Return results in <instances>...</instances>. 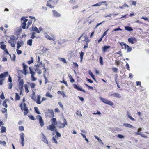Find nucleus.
<instances>
[{
    "instance_id": "nucleus-1",
    "label": "nucleus",
    "mask_w": 149,
    "mask_h": 149,
    "mask_svg": "<svg viewBox=\"0 0 149 149\" xmlns=\"http://www.w3.org/2000/svg\"><path fill=\"white\" fill-rule=\"evenodd\" d=\"M35 67H36L35 71L38 74H40L42 73V69L44 70L43 74H46L47 69L45 68V64H42V62H40V64L35 65Z\"/></svg>"
},
{
    "instance_id": "nucleus-2",
    "label": "nucleus",
    "mask_w": 149,
    "mask_h": 149,
    "mask_svg": "<svg viewBox=\"0 0 149 149\" xmlns=\"http://www.w3.org/2000/svg\"><path fill=\"white\" fill-rule=\"evenodd\" d=\"M37 99H36L35 97V93L34 91H33L31 97V98L34 101L38 104H40L41 102L44 101H45L46 100V98L43 97L42 98V100L41 101V96L40 95H37Z\"/></svg>"
},
{
    "instance_id": "nucleus-3",
    "label": "nucleus",
    "mask_w": 149,
    "mask_h": 149,
    "mask_svg": "<svg viewBox=\"0 0 149 149\" xmlns=\"http://www.w3.org/2000/svg\"><path fill=\"white\" fill-rule=\"evenodd\" d=\"M63 123H61L60 121H58V127L60 129L64 128L66 125H68L66 120L65 118H63Z\"/></svg>"
},
{
    "instance_id": "nucleus-4",
    "label": "nucleus",
    "mask_w": 149,
    "mask_h": 149,
    "mask_svg": "<svg viewBox=\"0 0 149 149\" xmlns=\"http://www.w3.org/2000/svg\"><path fill=\"white\" fill-rule=\"evenodd\" d=\"M20 107L22 111H24V115H26L29 112L28 107L27 105L25 103H24L23 106L24 107H23V105L22 103H21L20 105Z\"/></svg>"
},
{
    "instance_id": "nucleus-5",
    "label": "nucleus",
    "mask_w": 149,
    "mask_h": 149,
    "mask_svg": "<svg viewBox=\"0 0 149 149\" xmlns=\"http://www.w3.org/2000/svg\"><path fill=\"white\" fill-rule=\"evenodd\" d=\"M29 73L31 74V81H35L37 79V78L34 77V75L36 74V72L35 71H33L32 68L31 67H29Z\"/></svg>"
},
{
    "instance_id": "nucleus-6",
    "label": "nucleus",
    "mask_w": 149,
    "mask_h": 149,
    "mask_svg": "<svg viewBox=\"0 0 149 149\" xmlns=\"http://www.w3.org/2000/svg\"><path fill=\"white\" fill-rule=\"evenodd\" d=\"M57 2V1H55L53 0H49L47 1L46 5L51 8H54V6H52V5H54L56 4Z\"/></svg>"
},
{
    "instance_id": "nucleus-7",
    "label": "nucleus",
    "mask_w": 149,
    "mask_h": 149,
    "mask_svg": "<svg viewBox=\"0 0 149 149\" xmlns=\"http://www.w3.org/2000/svg\"><path fill=\"white\" fill-rule=\"evenodd\" d=\"M100 99L101 101L104 103L111 106L114 105V103L111 101H109L107 99L104 98L102 97H100Z\"/></svg>"
},
{
    "instance_id": "nucleus-8",
    "label": "nucleus",
    "mask_w": 149,
    "mask_h": 149,
    "mask_svg": "<svg viewBox=\"0 0 149 149\" xmlns=\"http://www.w3.org/2000/svg\"><path fill=\"white\" fill-rule=\"evenodd\" d=\"M36 118L38 120L39 123L41 127H43L45 123L42 116L40 115H38L36 116Z\"/></svg>"
},
{
    "instance_id": "nucleus-9",
    "label": "nucleus",
    "mask_w": 149,
    "mask_h": 149,
    "mask_svg": "<svg viewBox=\"0 0 149 149\" xmlns=\"http://www.w3.org/2000/svg\"><path fill=\"white\" fill-rule=\"evenodd\" d=\"M84 39L82 40L83 41H85L86 45L84 46V48L85 49L88 47V44L90 41V40L88 39V37L86 36L84 37Z\"/></svg>"
},
{
    "instance_id": "nucleus-10",
    "label": "nucleus",
    "mask_w": 149,
    "mask_h": 149,
    "mask_svg": "<svg viewBox=\"0 0 149 149\" xmlns=\"http://www.w3.org/2000/svg\"><path fill=\"white\" fill-rule=\"evenodd\" d=\"M22 65L23 66V69L22 71V73L25 75H26L28 72H27V68L28 66L25 65L24 63H22Z\"/></svg>"
},
{
    "instance_id": "nucleus-11",
    "label": "nucleus",
    "mask_w": 149,
    "mask_h": 149,
    "mask_svg": "<svg viewBox=\"0 0 149 149\" xmlns=\"http://www.w3.org/2000/svg\"><path fill=\"white\" fill-rule=\"evenodd\" d=\"M24 134L22 132L20 134V137L21 141L20 143L22 146H24Z\"/></svg>"
},
{
    "instance_id": "nucleus-12",
    "label": "nucleus",
    "mask_w": 149,
    "mask_h": 149,
    "mask_svg": "<svg viewBox=\"0 0 149 149\" xmlns=\"http://www.w3.org/2000/svg\"><path fill=\"white\" fill-rule=\"evenodd\" d=\"M128 41L130 43L133 44L136 42L137 40L136 38L134 37H131L128 38Z\"/></svg>"
},
{
    "instance_id": "nucleus-13",
    "label": "nucleus",
    "mask_w": 149,
    "mask_h": 149,
    "mask_svg": "<svg viewBox=\"0 0 149 149\" xmlns=\"http://www.w3.org/2000/svg\"><path fill=\"white\" fill-rule=\"evenodd\" d=\"M47 128L48 130L51 131H56V129L55 125L51 124L48 126H47Z\"/></svg>"
},
{
    "instance_id": "nucleus-14",
    "label": "nucleus",
    "mask_w": 149,
    "mask_h": 149,
    "mask_svg": "<svg viewBox=\"0 0 149 149\" xmlns=\"http://www.w3.org/2000/svg\"><path fill=\"white\" fill-rule=\"evenodd\" d=\"M24 81L23 79H20L19 82L18 87L19 89L22 90L23 89Z\"/></svg>"
},
{
    "instance_id": "nucleus-15",
    "label": "nucleus",
    "mask_w": 149,
    "mask_h": 149,
    "mask_svg": "<svg viewBox=\"0 0 149 149\" xmlns=\"http://www.w3.org/2000/svg\"><path fill=\"white\" fill-rule=\"evenodd\" d=\"M73 86L74 88L77 90L78 91H83V92H84V93L86 92L85 91L84 89H82V87H79L76 84H74L73 85Z\"/></svg>"
},
{
    "instance_id": "nucleus-16",
    "label": "nucleus",
    "mask_w": 149,
    "mask_h": 149,
    "mask_svg": "<svg viewBox=\"0 0 149 149\" xmlns=\"http://www.w3.org/2000/svg\"><path fill=\"white\" fill-rule=\"evenodd\" d=\"M8 76V72H4L0 74V78H4Z\"/></svg>"
},
{
    "instance_id": "nucleus-17",
    "label": "nucleus",
    "mask_w": 149,
    "mask_h": 149,
    "mask_svg": "<svg viewBox=\"0 0 149 149\" xmlns=\"http://www.w3.org/2000/svg\"><path fill=\"white\" fill-rule=\"evenodd\" d=\"M109 96L114 97L116 98H120L121 97V96L118 93L111 94Z\"/></svg>"
},
{
    "instance_id": "nucleus-18",
    "label": "nucleus",
    "mask_w": 149,
    "mask_h": 149,
    "mask_svg": "<svg viewBox=\"0 0 149 149\" xmlns=\"http://www.w3.org/2000/svg\"><path fill=\"white\" fill-rule=\"evenodd\" d=\"M52 12L54 15L55 17H60L61 16V14L54 10H53Z\"/></svg>"
},
{
    "instance_id": "nucleus-19",
    "label": "nucleus",
    "mask_w": 149,
    "mask_h": 149,
    "mask_svg": "<svg viewBox=\"0 0 149 149\" xmlns=\"http://www.w3.org/2000/svg\"><path fill=\"white\" fill-rule=\"evenodd\" d=\"M110 47V46H104L102 48V52L104 53H105L107 51L108 49Z\"/></svg>"
},
{
    "instance_id": "nucleus-20",
    "label": "nucleus",
    "mask_w": 149,
    "mask_h": 149,
    "mask_svg": "<svg viewBox=\"0 0 149 149\" xmlns=\"http://www.w3.org/2000/svg\"><path fill=\"white\" fill-rule=\"evenodd\" d=\"M47 111L48 113L50 114V117H53L54 116V111L53 110L48 109L47 110Z\"/></svg>"
},
{
    "instance_id": "nucleus-21",
    "label": "nucleus",
    "mask_w": 149,
    "mask_h": 149,
    "mask_svg": "<svg viewBox=\"0 0 149 149\" xmlns=\"http://www.w3.org/2000/svg\"><path fill=\"white\" fill-rule=\"evenodd\" d=\"M23 41H18L17 43V49H19L21 47V45H23Z\"/></svg>"
},
{
    "instance_id": "nucleus-22",
    "label": "nucleus",
    "mask_w": 149,
    "mask_h": 149,
    "mask_svg": "<svg viewBox=\"0 0 149 149\" xmlns=\"http://www.w3.org/2000/svg\"><path fill=\"white\" fill-rule=\"evenodd\" d=\"M10 39L8 40H11L13 41H16L18 38H16L15 36L14 35L10 36Z\"/></svg>"
},
{
    "instance_id": "nucleus-23",
    "label": "nucleus",
    "mask_w": 149,
    "mask_h": 149,
    "mask_svg": "<svg viewBox=\"0 0 149 149\" xmlns=\"http://www.w3.org/2000/svg\"><path fill=\"white\" fill-rule=\"evenodd\" d=\"M51 121L52 122V124L54 125H56L58 123L56 121V120L55 118H53L51 119Z\"/></svg>"
},
{
    "instance_id": "nucleus-24",
    "label": "nucleus",
    "mask_w": 149,
    "mask_h": 149,
    "mask_svg": "<svg viewBox=\"0 0 149 149\" xmlns=\"http://www.w3.org/2000/svg\"><path fill=\"white\" fill-rule=\"evenodd\" d=\"M103 3H105V5L106 7H107L108 6L107 4V2L106 1H103L101 2H99L98 3H97V5L98 6H101L102 4Z\"/></svg>"
},
{
    "instance_id": "nucleus-25",
    "label": "nucleus",
    "mask_w": 149,
    "mask_h": 149,
    "mask_svg": "<svg viewBox=\"0 0 149 149\" xmlns=\"http://www.w3.org/2000/svg\"><path fill=\"white\" fill-rule=\"evenodd\" d=\"M1 131L0 132L1 133H3L6 132V128L4 126H1Z\"/></svg>"
},
{
    "instance_id": "nucleus-26",
    "label": "nucleus",
    "mask_w": 149,
    "mask_h": 149,
    "mask_svg": "<svg viewBox=\"0 0 149 149\" xmlns=\"http://www.w3.org/2000/svg\"><path fill=\"white\" fill-rule=\"evenodd\" d=\"M8 42L13 47L15 46L16 41H13L11 40H8Z\"/></svg>"
},
{
    "instance_id": "nucleus-27",
    "label": "nucleus",
    "mask_w": 149,
    "mask_h": 149,
    "mask_svg": "<svg viewBox=\"0 0 149 149\" xmlns=\"http://www.w3.org/2000/svg\"><path fill=\"white\" fill-rule=\"evenodd\" d=\"M89 74L91 76L93 79L95 81H96V79L95 78V76L92 73V72L91 70H89L88 72Z\"/></svg>"
},
{
    "instance_id": "nucleus-28",
    "label": "nucleus",
    "mask_w": 149,
    "mask_h": 149,
    "mask_svg": "<svg viewBox=\"0 0 149 149\" xmlns=\"http://www.w3.org/2000/svg\"><path fill=\"white\" fill-rule=\"evenodd\" d=\"M22 31V29L21 28H19L16 30L15 33L17 35H19L20 33H21Z\"/></svg>"
},
{
    "instance_id": "nucleus-29",
    "label": "nucleus",
    "mask_w": 149,
    "mask_h": 149,
    "mask_svg": "<svg viewBox=\"0 0 149 149\" xmlns=\"http://www.w3.org/2000/svg\"><path fill=\"white\" fill-rule=\"evenodd\" d=\"M123 125L126 127L128 128H132L133 127V126L131 124L128 123H124Z\"/></svg>"
},
{
    "instance_id": "nucleus-30",
    "label": "nucleus",
    "mask_w": 149,
    "mask_h": 149,
    "mask_svg": "<svg viewBox=\"0 0 149 149\" xmlns=\"http://www.w3.org/2000/svg\"><path fill=\"white\" fill-rule=\"evenodd\" d=\"M68 76L70 79V81L72 83H73L75 82V80L72 77L71 75L70 74L68 75Z\"/></svg>"
},
{
    "instance_id": "nucleus-31",
    "label": "nucleus",
    "mask_w": 149,
    "mask_h": 149,
    "mask_svg": "<svg viewBox=\"0 0 149 149\" xmlns=\"http://www.w3.org/2000/svg\"><path fill=\"white\" fill-rule=\"evenodd\" d=\"M29 84L30 85L31 89L34 88L36 86L35 84L34 83H29Z\"/></svg>"
},
{
    "instance_id": "nucleus-32",
    "label": "nucleus",
    "mask_w": 149,
    "mask_h": 149,
    "mask_svg": "<svg viewBox=\"0 0 149 149\" xmlns=\"http://www.w3.org/2000/svg\"><path fill=\"white\" fill-rule=\"evenodd\" d=\"M33 40L31 39H30L28 40L27 41V44L28 45L30 46L32 45V42Z\"/></svg>"
},
{
    "instance_id": "nucleus-33",
    "label": "nucleus",
    "mask_w": 149,
    "mask_h": 149,
    "mask_svg": "<svg viewBox=\"0 0 149 149\" xmlns=\"http://www.w3.org/2000/svg\"><path fill=\"white\" fill-rule=\"evenodd\" d=\"M58 59L64 63H66L67 62L66 60L64 58L59 57Z\"/></svg>"
},
{
    "instance_id": "nucleus-34",
    "label": "nucleus",
    "mask_w": 149,
    "mask_h": 149,
    "mask_svg": "<svg viewBox=\"0 0 149 149\" xmlns=\"http://www.w3.org/2000/svg\"><path fill=\"white\" fill-rule=\"evenodd\" d=\"M32 29L33 31H36L38 33H40V31L38 30L37 27H33Z\"/></svg>"
},
{
    "instance_id": "nucleus-35",
    "label": "nucleus",
    "mask_w": 149,
    "mask_h": 149,
    "mask_svg": "<svg viewBox=\"0 0 149 149\" xmlns=\"http://www.w3.org/2000/svg\"><path fill=\"white\" fill-rule=\"evenodd\" d=\"M125 45L126 46H127V52H130L132 49V48L129 46L128 45H125Z\"/></svg>"
},
{
    "instance_id": "nucleus-36",
    "label": "nucleus",
    "mask_w": 149,
    "mask_h": 149,
    "mask_svg": "<svg viewBox=\"0 0 149 149\" xmlns=\"http://www.w3.org/2000/svg\"><path fill=\"white\" fill-rule=\"evenodd\" d=\"M136 134L137 135H141L142 137H143L144 138L147 137V136L143 133H141L140 132H137L136 133Z\"/></svg>"
},
{
    "instance_id": "nucleus-37",
    "label": "nucleus",
    "mask_w": 149,
    "mask_h": 149,
    "mask_svg": "<svg viewBox=\"0 0 149 149\" xmlns=\"http://www.w3.org/2000/svg\"><path fill=\"white\" fill-rule=\"evenodd\" d=\"M57 93L58 94H61L63 97H64L65 96V94L63 91L61 92V91H58L57 92Z\"/></svg>"
},
{
    "instance_id": "nucleus-38",
    "label": "nucleus",
    "mask_w": 149,
    "mask_h": 149,
    "mask_svg": "<svg viewBox=\"0 0 149 149\" xmlns=\"http://www.w3.org/2000/svg\"><path fill=\"white\" fill-rule=\"evenodd\" d=\"M127 115L128 117L132 121H134L135 120L134 118L132 117L129 114V112L128 111L127 112Z\"/></svg>"
},
{
    "instance_id": "nucleus-39",
    "label": "nucleus",
    "mask_w": 149,
    "mask_h": 149,
    "mask_svg": "<svg viewBox=\"0 0 149 149\" xmlns=\"http://www.w3.org/2000/svg\"><path fill=\"white\" fill-rule=\"evenodd\" d=\"M15 100H19L20 99V97L19 95L17 93H15Z\"/></svg>"
},
{
    "instance_id": "nucleus-40",
    "label": "nucleus",
    "mask_w": 149,
    "mask_h": 149,
    "mask_svg": "<svg viewBox=\"0 0 149 149\" xmlns=\"http://www.w3.org/2000/svg\"><path fill=\"white\" fill-rule=\"evenodd\" d=\"M125 7H128L129 6L126 3H125V4L122 6H119L120 8L121 9H123Z\"/></svg>"
},
{
    "instance_id": "nucleus-41",
    "label": "nucleus",
    "mask_w": 149,
    "mask_h": 149,
    "mask_svg": "<svg viewBox=\"0 0 149 149\" xmlns=\"http://www.w3.org/2000/svg\"><path fill=\"white\" fill-rule=\"evenodd\" d=\"M43 141L46 144L48 143V141L47 140L46 137L43 135Z\"/></svg>"
},
{
    "instance_id": "nucleus-42",
    "label": "nucleus",
    "mask_w": 149,
    "mask_h": 149,
    "mask_svg": "<svg viewBox=\"0 0 149 149\" xmlns=\"http://www.w3.org/2000/svg\"><path fill=\"white\" fill-rule=\"evenodd\" d=\"M45 96L47 97H49L50 98H52V95L50 94V93L49 91H47L45 94Z\"/></svg>"
},
{
    "instance_id": "nucleus-43",
    "label": "nucleus",
    "mask_w": 149,
    "mask_h": 149,
    "mask_svg": "<svg viewBox=\"0 0 149 149\" xmlns=\"http://www.w3.org/2000/svg\"><path fill=\"white\" fill-rule=\"evenodd\" d=\"M99 62L100 64L101 65H103V58L101 56H100L99 58Z\"/></svg>"
},
{
    "instance_id": "nucleus-44",
    "label": "nucleus",
    "mask_w": 149,
    "mask_h": 149,
    "mask_svg": "<svg viewBox=\"0 0 149 149\" xmlns=\"http://www.w3.org/2000/svg\"><path fill=\"white\" fill-rule=\"evenodd\" d=\"M25 89V92L26 93H28L29 92V91L28 89V86L27 84H25L24 85Z\"/></svg>"
},
{
    "instance_id": "nucleus-45",
    "label": "nucleus",
    "mask_w": 149,
    "mask_h": 149,
    "mask_svg": "<svg viewBox=\"0 0 149 149\" xmlns=\"http://www.w3.org/2000/svg\"><path fill=\"white\" fill-rule=\"evenodd\" d=\"M43 77L45 79V83L46 84L49 82L48 80L45 76V74H43Z\"/></svg>"
},
{
    "instance_id": "nucleus-46",
    "label": "nucleus",
    "mask_w": 149,
    "mask_h": 149,
    "mask_svg": "<svg viewBox=\"0 0 149 149\" xmlns=\"http://www.w3.org/2000/svg\"><path fill=\"white\" fill-rule=\"evenodd\" d=\"M2 105L3 106L5 107L6 108H7L8 105L6 104V100H5L3 102Z\"/></svg>"
},
{
    "instance_id": "nucleus-47",
    "label": "nucleus",
    "mask_w": 149,
    "mask_h": 149,
    "mask_svg": "<svg viewBox=\"0 0 149 149\" xmlns=\"http://www.w3.org/2000/svg\"><path fill=\"white\" fill-rule=\"evenodd\" d=\"M26 24L25 22H23L21 24V26L23 29H26Z\"/></svg>"
},
{
    "instance_id": "nucleus-48",
    "label": "nucleus",
    "mask_w": 149,
    "mask_h": 149,
    "mask_svg": "<svg viewBox=\"0 0 149 149\" xmlns=\"http://www.w3.org/2000/svg\"><path fill=\"white\" fill-rule=\"evenodd\" d=\"M125 29L126 30L128 31H132L133 30V29L131 27L129 26H126L125 27Z\"/></svg>"
},
{
    "instance_id": "nucleus-49",
    "label": "nucleus",
    "mask_w": 149,
    "mask_h": 149,
    "mask_svg": "<svg viewBox=\"0 0 149 149\" xmlns=\"http://www.w3.org/2000/svg\"><path fill=\"white\" fill-rule=\"evenodd\" d=\"M0 48L2 50H4L6 49V46L5 44H2L0 46Z\"/></svg>"
},
{
    "instance_id": "nucleus-50",
    "label": "nucleus",
    "mask_w": 149,
    "mask_h": 149,
    "mask_svg": "<svg viewBox=\"0 0 149 149\" xmlns=\"http://www.w3.org/2000/svg\"><path fill=\"white\" fill-rule=\"evenodd\" d=\"M3 53L4 54H8L10 56V54H9L7 49L4 50Z\"/></svg>"
},
{
    "instance_id": "nucleus-51",
    "label": "nucleus",
    "mask_w": 149,
    "mask_h": 149,
    "mask_svg": "<svg viewBox=\"0 0 149 149\" xmlns=\"http://www.w3.org/2000/svg\"><path fill=\"white\" fill-rule=\"evenodd\" d=\"M79 54H80V57L81 58V61H82V60L83 58V57L84 53L83 52H82V51H81L80 53Z\"/></svg>"
},
{
    "instance_id": "nucleus-52",
    "label": "nucleus",
    "mask_w": 149,
    "mask_h": 149,
    "mask_svg": "<svg viewBox=\"0 0 149 149\" xmlns=\"http://www.w3.org/2000/svg\"><path fill=\"white\" fill-rule=\"evenodd\" d=\"M34 109H35V111L36 112V113L37 114H40V113L39 111L38 110V108L37 107H35Z\"/></svg>"
},
{
    "instance_id": "nucleus-53",
    "label": "nucleus",
    "mask_w": 149,
    "mask_h": 149,
    "mask_svg": "<svg viewBox=\"0 0 149 149\" xmlns=\"http://www.w3.org/2000/svg\"><path fill=\"white\" fill-rule=\"evenodd\" d=\"M31 59L30 61H28L27 63L29 65H30L33 63V58L32 57L31 58Z\"/></svg>"
},
{
    "instance_id": "nucleus-54",
    "label": "nucleus",
    "mask_w": 149,
    "mask_h": 149,
    "mask_svg": "<svg viewBox=\"0 0 149 149\" xmlns=\"http://www.w3.org/2000/svg\"><path fill=\"white\" fill-rule=\"evenodd\" d=\"M120 44L121 46H122L123 45H124V48L125 49H127V46H126L125 45H125H127L126 43H124V42H122V43H120Z\"/></svg>"
},
{
    "instance_id": "nucleus-55",
    "label": "nucleus",
    "mask_w": 149,
    "mask_h": 149,
    "mask_svg": "<svg viewBox=\"0 0 149 149\" xmlns=\"http://www.w3.org/2000/svg\"><path fill=\"white\" fill-rule=\"evenodd\" d=\"M84 85L88 87V89H91L92 90H93V88L92 86H89L87 84H84Z\"/></svg>"
},
{
    "instance_id": "nucleus-56",
    "label": "nucleus",
    "mask_w": 149,
    "mask_h": 149,
    "mask_svg": "<svg viewBox=\"0 0 149 149\" xmlns=\"http://www.w3.org/2000/svg\"><path fill=\"white\" fill-rule=\"evenodd\" d=\"M32 20H29L28 22L27 23V28H28V26L31 25L32 24Z\"/></svg>"
},
{
    "instance_id": "nucleus-57",
    "label": "nucleus",
    "mask_w": 149,
    "mask_h": 149,
    "mask_svg": "<svg viewBox=\"0 0 149 149\" xmlns=\"http://www.w3.org/2000/svg\"><path fill=\"white\" fill-rule=\"evenodd\" d=\"M19 130L22 131L24 130V128L23 126H19Z\"/></svg>"
},
{
    "instance_id": "nucleus-58",
    "label": "nucleus",
    "mask_w": 149,
    "mask_h": 149,
    "mask_svg": "<svg viewBox=\"0 0 149 149\" xmlns=\"http://www.w3.org/2000/svg\"><path fill=\"white\" fill-rule=\"evenodd\" d=\"M35 33L34 32H33L31 34V35L30 37L32 39H34L35 37Z\"/></svg>"
},
{
    "instance_id": "nucleus-59",
    "label": "nucleus",
    "mask_w": 149,
    "mask_h": 149,
    "mask_svg": "<svg viewBox=\"0 0 149 149\" xmlns=\"http://www.w3.org/2000/svg\"><path fill=\"white\" fill-rule=\"evenodd\" d=\"M28 117L30 118V119L33 120H35V118H34V116L32 115H30L28 116Z\"/></svg>"
},
{
    "instance_id": "nucleus-60",
    "label": "nucleus",
    "mask_w": 149,
    "mask_h": 149,
    "mask_svg": "<svg viewBox=\"0 0 149 149\" xmlns=\"http://www.w3.org/2000/svg\"><path fill=\"white\" fill-rule=\"evenodd\" d=\"M76 114L77 115H79L80 117H81L82 116V115L81 113V112L79 110L77 111Z\"/></svg>"
},
{
    "instance_id": "nucleus-61",
    "label": "nucleus",
    "mask_w": 149,
    "mask_h": 149,
    "mask_svg": "<svg viewBox=\"0 0 149 149\" xmlns=\"http://www.w3.org/2000/svg\"><path fill=\"white\" fill-rule=\"evenodd\" d=\"M69 2L72 4H74L76 3V0H70L69 1Z\"/></svg>"
},
{
    "instance_id": "nucleus-62",
    "label": "nucleus",
    "mask_w": 149,
    "mask_h": 149,
    "mask_svg": "<svg viewBox=\"0 0 149 149\" xmlns=\"http://www.w3.org/2000/svg\"><path fill=\"white\" fill-rule=\"evenodd\" d=\"M8 89H11L13 86V84L11 83H10L8 84Z\"/></svg>"
},
{
    "instance_id": "nucleus-63",
    "label": "nucleus",
    "mask_w": 149,
    "mask_h": 149,
    "mask_svg": "<svg viewBox=\"0 0 149 149\" xmlns=\"http://www.w3.org/2000/svg\"><path fill=\"white\" fill-rule=\"evenodd\" d=\"M51 36L52 37V39L51 40H52L53 41H55V36L54 34H52L51 35Z\"/></svg>"
},
{
    "instance_id": "nucleus-64",
    "label": "nucleus",
    "mask_w": 149,
    "mask_h": 149,
    "mask_svg": "<svg viewBox=\"0 0 149 149\" xmlns=\"http://www.w3.org/2000/svg\"><path fill=\"white\" fill-rule=\"evenodd\" d=\"M94 137L95 138V139H97L98 141L99 142H102V141L101 140V139H100L97 136H96L95 135L94 136Z\"/></svg>"
}]
</instances>
